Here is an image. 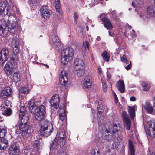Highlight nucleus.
Wrapping results in <instances>:
<instances>
[{
  "label": "nucleus",
  "instance_id": "1",
  "mask_svg": "<svg viewBox=\"0 0 155 155\" xmlns=\"http://www.w3.org/2000/svg\"><path fill=\"white\" fill-rule=\"evenodd\" d=\"M113 124L112 126L111 124L108 123L103 126L102 137L104 140L114 141V140L117 138L118 134L116 132L118 131L117 127L120 125L119 122L118 120H114Z\"/></svg>",
  "mask_w": 155,
  "mask_h": 155
},
{
  "label": "nucleus",
  "instance_id": "2",
  "mask_svg": "<svg viewBox=\"0 0 155 155\" xmlns=\"http://www.w3.org/2000/svg\"><path fill=\"white\" fill-rule=\"evenodd\" d=\"M29 110L31 113L34 112L35 117L37 120H41L45 118V111L44 106L38 107L34 104L29 107Z\"/></svg>",
  "mask_w": 155,
  "mask_h": 155
},
{
  "label": "nucleus",
  "instance_id": "3",
  "mask_svg": "<svg viewBox=\"0 0 155 155\" xmlns=\"http://www.w3.org/2000/svg\"><path fill=\"white\" fill-rule=\"evenodd\" d=\"M52 129V124L47 120H45L41 124L40 130V134L44 137H48L51 133Z\"/></svg>",
  "mask_w": 155,
  "mask_h": 155
},
{
  "label": "nucleus",
  "instance_id": "4",
  "mask_svg": "<svg viewBox=\"0 0 155 155\" xmlns=\"http://www.w3.org/2000/svg\"><path fill=\"white\" fill-rule=\"evenodd\" d=\"M74 50L70 47H68L62 51L61 53V62L63 65L67 64L70 58H72L74 54Z\"/></svg>",
  "mask_w": 155,
  "mask_h": 155
},
{
  "label": "nucleus",
  "instance_id": "5",
  "mask_svg": "<svg viewBox=\"0 0 155 155\" xmlns=\"http://www.w3.org/2000/svg\"><path fill=\"white\" fill-rule=\"evenodd\" d=\"M8 24H10V27H9L8 29L10 30H14L15 32L19 30L20 28V26L19 23L17 21L13 15L9 16L8 19Z\"/></svg>",
  "mask_w": 155,
  "mask_h": 155
},
{
  "label": "nucleus",
  "instance_id": "6",
  "mask_svg": "<svg viewBox=\"0 0 155 155\" xmlns=\"http://www.w3.org/2000/svg\"><path fill=\"white\" fill-rule=\"evenodd\" d=\"M8 23L3 19L0 20V35L2 37L6 36L8 32Z\"/></svg>",
  "mask_w": 155,
  "mask_h": 155
},
{
  "label": "nucleus",
  "instance_id": "7",
  "mask_svg": "<svg viewBox=\"0 0 155 155\" xmlns=\"http://www.w3.org/2000/svg\"><path fill=\"white\" fill-rule=\"evenodd\" d=\"M9 51L7 47L3 48L0 52V64L1 66L8 59V57Z\"/></svg>",
  "mask_w": 155,
  "mask_h": 155
},
{
  "label": "nucleus",
  "instance_id": "8",
  "mask_svg": "<svg viewBox=\"0 0 155 155\" xmlns=\"http://www.w3.org/2000/svg\"><path fill=\"white\" fill-rule=\"evenodd\" d=\"M18 127L20 130L25 133H26V135H27V136H30L33 132V130L31 127L28 124L20 123L19 124Z\"/></svg>",
  "mask_w": 155,
  "mask_h": 155
},
{
  "label": "nucleus",
  "instance_id": "9",
  "mask_svg": "<svg viewBox=\"0 0 155 155\" xmlns=\"http://www.w3.org/2000/svg\"><path fill=\"white\" fill-rule=\"evenodd\" d=\"M124 127L127 130H130L131 127V120L126 112L123 111L122 114Z\"/></svg>",
  "mask_w": 155,
  "mask_h": 155
},
{
  "label": "nucleus",
  "instance_id": "10",
  "mask_svg": "<svg viewBox=\"0 0 155 155\" xmlns=\"http://www.w3.org/2000/svg\"><path fill=\"white\" fill-rule=\"evenodd\" d=\"M65 142V140L64 138H58L56 137L54 142H53L51 148L54 149L56 147H63L64 145Z\"/></svg>",
  "mask_w": 155,
  "mask_h": 155
},
{
  "label": "nucleus",
  "instance_id": "11",
  "mask_svg": "<svg viewBox=\"0 0 155 155\" xmlns=\"http://www.w3.org/2000/svg\"><path fill=\"white\" fill-rule=\"evenodd\" d=\"M147 133L152 137H155V122L149 121L147 123Z\"/></svg>",
  "mask_w": 155,
  "mask_h": 155
},
{
  "label": "nucleus",
  "instance_id": "12",
  "mask_svg": "<svg viewBox=\"0 0 155 155\" xmlns=\"http://www.w3.org/2000/svg\"><path fill=\"white\" fill-rule=\"evenodd\" d=\"M41 14L45 19H48L51 15V11L46 6H41L40 9Z\"/></svg>",
  "mask_w": 155,
  "mask_h": 155
},
{
  "label": "nucleus",
  "instance_id": "13",
  "mask_svg": "<svg viewBox=\"0 0 155 155\" xmlns=\"http://www.w3.org/2000/svg\"><path fill=\"white\" fill-rule=\"evenodd\" d=\"M59 81L60 84L63 86H65L68 83V75L64 70H62L61 72Z\"/></svg>",
  "mask_w": 155,
  "mask_h": 155
},
{
  "label": "nucleus",
  "instance_id": "14",
  "mask_svg": "<svg viewBox=\"0 0 155 155\" xmlns=\"http://www.w3.org/2000/svg\"><path fill=\"white\" fill-rule=\"evenodd\" d=\"M8 152L9 155H18L19 147L16 144H13L9 147Z\"/></svg>",
  "mask_w": 155,
  "mask_h": 155
},
{
  "label": "nucleus",
  "instance_id": "15",
  "mask_svg": "<svg viewBox=\"0 0 155 155\" xmlns=\"http://www.w3.org/2000/svg\"><path fill=\"white\" fill-rule=\"evenodd\" d=\"M12 93V91L10 87H5L1 93V99H5L8 96L10 95Z\"/></svg>",
  "mask_w": 155,
  "mask_h": 155
},
{
  "label": "nucleus",
  "instance_id": "16",
  "mask_svg": "<svg viewBox=\"0 0 155 155\" xmlns=\"http://www.w3.org/2000/svg\"><path fill=\"white\" fill-rule=\"evenodd\" d=\"M6 5L4 2H0V15L2 16H5L8 13V8H6Z\"/></svg>",
  "mask_w": 155,
  "mask_h": 155
},
{
  "label": "nucleus",
  "instance_id": "17",
  "mask_svg": "<svg viewBox=\"0 0 155 155\" xmlns=\"http://www.w3.org/2000/svg\"><path fill=\"white\" fill-rule=\"evenodd\" d=\"M13 65L10 62H9L5 65L4 70L8 75H10L12 73L13 70Z\"/></svg>",
  "mask_w": 155,
  "mask_h": 155
},
{
  "label": "nucleus",
  "instance_id": "18",
  "mask_svg": "<svg viewBox=\"0 0 155 155\" xmlns=\"http://www.w3.org/2000/svg\"><path fill=\"white\" fill-rule=\"evenodd\" d=\"M50 42L51 45L55 46L58 47L61 45V42L57 36L53 35L50 40Z\"/></svg>",
  "mask_w": 155,
  "mask_h": 155
},
{
  "label": "nucleus",
  "instance_id": "19",
  "mask_svg": "<svg viewBox=\"0 0 155 155\" xmlns=\"http://www.w3.org/2000/svg\"><path fill=\"white\" fill-rule=\"evenodd\" d=\"M84 66L79 67H75V73L78 77H81L83 75L84 73Z\"/></svg>",
  "mask_w": 155,
  "mask_h": 155
},
{
  "label": "nucleus",
  "instance_id": "20",
  "mask_svg": "<svg viewBox=\"0 0 155 155\" xmlns=\"http://www.w3.org/2000/svg\"><path fill=\"white\" fill-rule=\"evenodd\" d=\"M144 109L149 113L151 114L153 111V108L150 102L149 101H147L143 105Z\"/></svg>",
  "mask_w": 155,
  "mask_h": 155
},
{
  "label": "nucleus",
  "instance_id": "21",
  "mask_svg": "<svg viewBox=\"0 0 155 155\" xmlns=\"http://www.w3.org/2000/svg\"><path fill=\"white\" fill-rule=\"evenodd\" d=\"M103 21L104 22V26L107 29H111L113 28L112 24L109 20L107 18L105 17L102 19Z\"/></svg>",
  "mask_w": 155,
  "mask_h": 155
},
{
  "label": "nucleus",
  "instance_id": "22",
  "mask_svg": "<svg viewBox=\"0 0 155 155\" xmlns=\"http://www.w3.org/2000/svg\"><path fill=\"white\" fill-rule=\"evenodd\" d=\"M60 100V99L58 96L56 98L52 97L50 101V104L53 107L56 108L58 106Z\"/></svg>",
  "mask_w": 155,
  "mask_h": 155
},
{
  "label": "nucleus",
  "instance_id": "23",
  "mask_svg": "<svg viewBox=\"0 0 155 155\" xmlns=\"http://www.w3.org/2000/svg\"><path fill=\"white\" fill-rule=\"evenodd\" d=\"M91 79V78L89 76H86L85 77L84 81V84L85 87L89 89L91 88L92 84Z\"/></svg>",
  "mask_w": 155,
  "mask_h": 155
},
{
  "label": "nucleus",
  "instance_id": "24",
  "mask_svg": "<svg viewBox=\"0 0 155 155\" xmlns=\"http://www.w3.org/2000/svg\"><path fill=\"white\" fill-rule=\"evenodd\" d=\"M8 146V141L5 138L0 139V149L4 150L6 149Z\"/></svg>",
  "mask_w": 155,
  "mask_h": 155
},
{
  "label": "nucleus",
  "instance_id": "25",
  "mask_svg": "<svg viewBox=\"0 0 155 155\" xmlns=\"http://www.w3.org/2000/svg\"><path fill=\"white\" fill-rule=\"evenodd\" d=\"M117 87L118 90L121 93L124 92L125 90V85L123 81L122 80H120L117 84Z\"/></svg>",
  "mask_w": 155,
  "mask_h": 155
},
{
  "label": "nucleus",
  "instance_id": "26",
  "mask_svg": "<svg viewBox=\"0 0 155 155\" xmlns=\"http://www.w3.org/2000/svg\"><path fill=\"white\" fill-rule=\"evenodd\" d=\"M29 91V90L27 87L24 86L21 87L19 90V97H21L23 96V94L25 95L28 93Z\"/></svg>",
  "mask_w": 155,
  "mask_h": 155
},
{
  "label": "nucleus",
  "instance_id": "27",
  "mask_svg": "<svg viewBox=\"0 0 155 155\" xmlns=\"http://www.w3.org/2000/svg\"><path fill=\"white\" fill-rule=\"evenodd\" d=\"M136 109V105L128 107V112L132 119H133L135 116V109Z\"/></svg>",
  "mask_w": 155,
  "mask_h": 155
},
{
  "label": "nucleus",
  "instance_id": "28",
  "mask_svg": "<svg viewBox=\"0 0 155 155\" xmlns=\"http://www.w3.org/2000/svg\"><path fill=\"white\" fill-rule=\"evenodd\" d=\"M19 118L21 119L20 123L24 124H28L29 119V115L28 114H25L21 116V117H19Z\"/></svg>",
  "mask_w": 155,
  "mask_h": 155
},
{
  "label": "nucleus",
  "instance_id": "29",
  "mask_svg": "<svg viewBox=\"0 0 155 155\" xmlns=\"http://www.w3.org/2000/svg\"><path fill=\"white\" fill-rule=\"evenodd\" d=\"M75 67H81L84 66V63L81 59L76 58L74 61Z\"/></svg>",
  "mask_w": 155,
  "mask_h": 155
},
{
  "label": "nucleus",
  "instance_id": "30",
  "mask_svg": "<svg viewBox=\"0 0 155 155\" xmlns=\"http://www.w3.org/2000/svg\"><path fill=\"white\" fill-rule=\"evenodd\" d=\"M103 59L105 61L108 62L110 58V55L106 51H104L101 54Z\"/></svg>",
  "mask_w": 155,
  "mask_h": 155
},
{
  "label": "nucleus",
  "instance_id": "31",
  "mask_svg": "<svg viewBox=\"0 0 155 155\" xmlns=\"http://www.w3.org/2000/svg\"><path fill=\"white\" fill-rule=\"evenodd\" d=\"M55 5L57 11L60 14L61 13L62 11L60 0H55Z\"/></svg>",
  "mask_w": 155,
  "mask_h": 155
},
{
  "label": "nucleus",
  "instance_id": "32",
  "mask_svg": "<svg viewBox=\"0 0 155 155\" xmlns=\"http://www.w3.org/2000/svg\"><path fill=\"white\" fill-rule=\"evenodd\" d=\"M128 144L130 151V155H134L135 154L134 147L133 143L130 140L129 141Z\"/></svg>",
  "mask_w": 155,
  "mask_h": 155
},
{
  "label": "nucleus",
  "instance_id": "33",
  "mask_svg": "<svg viewBox=\"0 0 155 155\" xmlns=\"http://www.w3.org/2000/svg\"><path fill=\"white\" fill-rule=\"evenodd\" d=\"M147 14L150 16H153L155 14V12L153 9V7L151 6H149L147 7Z\"/></svg>",
  "mask_w": 155,
  "mask_h": 155
},
{
  "label": "nucleus",
  "instance_id": "34",
  "mask_svg": "<svg viewBox=\"0 0 155 155\" xmlns=\"http://www.w3.org/2000/svg\"><path fill=\"white\" fill-rule=\"evenodd\" d=\"M143 0H134L132 3L133 6L139 7L143 4Z\"/></svg>",
  "mask_w": 155,
  "mask_h": 155
},
{
  "label": "nucleus",
  "instance_id": "35",
  "mask_svg": "<svg viewBox=\"0 0 155 155\" xmlns=\"http://www.w3.org/2000/svg\"><path fill=\"white\" fill-rule=\"evenodd\" d=\"M20 107V111L19 114V117H21V116L25 115L27 113L26 107L25 106H22Z\"/></svg>",
  "mask_w": 155,
  "mask_h": 155
},
{
  "label": "nucleus",
  "instance_id": "36",
  "mask_svg": "<svg viewBox=\"0 0 155 155\" xmlns=\"http://www.w3.org/2000/svg\"><path fill=\"white\" fill-rule=\"evenodd\" d=\"M65 132L63 129H61L59 132L58 134L57 135V137L58 138H64L65 139Z\"/></svg>",
  "mask_w": 155,
  "mask_h": 155
},
{
  "label": "nucleus",
  "instance_id": "37",
  "mask_svg": "<svg viewBox=\"0 0 155 155\" xmlns=\"http://www.w3.org/2000/svg\"><path fill=\"white\" fill-rule=\"evenodd\" d=\"M11 45L12 47H19V42L17 38H15L12 40V41Z\"/></svg>",
  "mask_w": 155,
  "mask_h": 155
},
{
  "label": "nucleus",
  "instance_id": "38",
  "mask_svg": "<svg viewBox=\"0 0 155 155\" xmlns=\"http://www.w3.org/2000/svg\"><path fill=\"white\" fill-rule=\"evenodd\" d=\"M12 110L9 108H7L6 109L5 111L2 113V114L4 115L9 116L11 115L12 114Z\"/></svg>",
  "mask_w": 155,
  "mask_h": 155
},
{
  "label": "nucleus",
  "instance_id": "39",
  "mask_svg": "<svg viewBox=\"0 0 155 155\" xmlns=\"http://www.w3.org/2000/svg\"><path fill=\"white\" fill-rule=\"evenodd\" d=\"M66 112L65 107L63 104H61L59 106L58 112L59 113Z\"/></svg>",
  "mask_w": 155,
  "mask_h": 155
},
{
  "label": "nucleus",
  "instance_id": "40",
  "mask_svg": "<svg viewBox=\"0 0 155 155\" xmlns=\"http://www.w3.org/2000/svg\"><path fill=\"white\" fill-rule=\"evenodd\" d=\"M6 133V131L5 129L0 128V139L5 138L4 137Z\"/></svg>",
  "mask_w": 155,
  "mask_h": 155
},
{
  "label": "nucleus",
  "instance_id": "41",
  "mask_svg": "<svg viewBox=\"0 0 155 155\" xmlns=\"http://www.w3.org/2000/svg\"><path fill=\"white\" fill-rule=\"evenodd\" d=\"M59 113V117L60 120L62 121L64 120H66L67 117L65 114V112Z\"/></svg>",
  "mask_w": 155,
  "mask_h": 155
},
{
  "label": "nucleus",
  "instance_id": "42",
  "mask_svg": "<svg viewBox=\"0 0 155 155\" xmlns=\"http://www.w3.org/2000/svg\"><path fill=\"white\" fill-rule=\"evenodd\" d=\"M150 87V84H149L143 83L142 84V88L143 90L146 91H148Z\"/></svg>",
  "mask_w": 155,
  "mask_h": 155
},
{
  "label": "nucleus",
  "instance_id": "43",
  "mask_svg": "<svg viewBox=\"0 0 155 155\" xmlns=\"http://www.w3.org/2000/svg\"><path fill=\"white\" fill-rule=\"evenodd\" d=\"M103 90L104 92H106L107 90V86L104 80L101 79Z\"/></svg>",
  "mask_w": 155,
  "mask_h": 155
},
{
  "label": "nucleus",
  "instance_id": "44",
  "mask_svg": "<svg viewBox=\"0 0 155 155\" xmlns=\"http://www.w3.org/2000/svg\"><path fill=\"white\" fill-rule=\"evenodd\" d=\"M13 77L15 81H17L19 80V75H18V74L15 72H14L13 74Z\"/></svg>",
  "mask_w": 155,
  "mask_h": 155
},
{
  "label": "nucleus",
  "instance_id": "45",
  "mask_svg": "<svg viewBox=\"0 0 155 155\" xmlns=\"http://www.w3.org/2000/svg\"><path fill=\"white\" fill-rule=\"evenodd\" d=\"M121 60L122 61L124 62L126 64H127V62H128L127 59L125 55L123 54V56L121 57Z\"/></svg>",
  "mask_w": 155,
  "mask_h": 155
},
{
  "label": "nucleus",
  "instance_id": "46",
  "mask_svg": "<svg viewBox=\"0 0 155 155\" xmlns=\"http://www.w3.org/2000/svg\"><path fill=\"white\" fill-rule=\"evenodd\" d=\"M83 45L86 49H89V43L88 42L86 41H85L84 42Z\"/></svg>",
  "mask_w": 155,
  "mask_h": 155
},
{
  "label": "nucleus",
  "instance_id": "47",
  "mask_svg": "<svg viewBox=\"0 0 155 155\" xmlns=\"http://www.w3.org/2000/svg\"><path fill=\"white\" fill-rule=\"evenodd\" d=\"M13 48V51L16 54L18 53L19 51V47H12Z\"/></svg>",
  "mask_w": 155,
  "mask_h": 155
},
{
  "label": "nucleus",
  "instance_id": "48",
  "mask_svg": "<svg viewBox=\"0 0 155 155\" xmlns=\"http://www.w3.org/2000/svg\"><path fill=\"white\" fill-rule=\"evenodd\" d=\"M73 17L75 21H76L78 18V15L76 12H74Z\"/></svg>",
  "mask_w": 155,
  "mask_h": 155
},
{
  "label": "nucleus",
  "instance_id": "49",
  "mask_svg": "<svg viewBox=\"0 0 155 155\" xmlns=\"http://www.w3.org/2000/svg\"><path fill=\"white\" fill-rule=\"evenodd\" d=\"M4 103L5 105L6 106L8 107L9 106L10 107L11 106V102L8 100L5 101Z\"/></svg>",
  "mask_w": 155,
  "mask_h": 155
},
{
  "label": "nucleus",
  "instance_id": "50",
  "mask_svg": "<svg viewBox=\"0 0 155 155\" xmlns=\"http://www.w3.org/2000/svg\"><path fill=\"white\" fill-rule=\"evenodd\" d=\"M37 0H29V1L31 4H32V5H34L36 4Z\"/></svg>",
  "mask_w": 155,
  "mask_h": 155
},
{
  "label": "nucleus",
  "instance_id": "51",
  "mask_svg": "<svg viewBox=\"0 0 155 155\" xmlns=\"http://www.w3.org/2000/svg\"><path fill=\"white\" fill-rule=\"evenodd\" d=\"M100 155V152L99 151H97V152L94 150L92 151L91 155Z\"/></svg>",
  "mask_w": 155,
  "mask_h": 155
},
{
  "label": "nucleus",
  "instance_id": "52",
  "mask_svg": "<svg viewBox=\"0 0 155 155\" xmlns=\"http://www.w3.org/2000/svg\"><path fill=\"white\" fill-rule=\"evenodd\" d=\"M7 4L9 6H11L12 4L13 0H5Z\"/></svg>",
  "mask_w": 155,
  "mask_h": 155
},
{
  "label": "nucleus",
  "instance_id": "53",
  "mask_svg": "<svg viewBox=\"0 0 155 155\" xmlns=\"http://www.w3.org/2000/svg\"><path fill=\"white\" fill-rule=\"evenodd\" d=\"M131 67V61L130 62V64H128V65L125 66V68L127 70H129L130 69Z\"/></svg>",
  "mask_w": 155,
  "mask_h": 155
},
{
  "label": "nucleus",
  "instance_id": "54",
  "mask_svg": "<svg viewBox=\"0 0 155 155\" xmlns=\"http://www.w3.org/2000/svg\"><path fill=\"white\" fill-rule=\"evenodd\" d=\"M4 120V119L3 117L1 115H0V122H2Z\"/></svg>",
  "mask_w": 155,
  "mask_h": 155
},
{
  "label": "nucleus",
  "instance_id": "55",
  "mask_svg": "<svg viewBox=\"0 0 155 155\" xmlns=\"http://www.w3.org/2000/svg\"><path fill=\"white\" fill-rule=\"evenodd\" d=\"M130 100L131 101H134L135 100V98L134 97L132 96L130 98Z\"/></svg>",
  "mask_w": 155,
  "mask_h": 155
},
{
  "label": "nucleus",
  "instance_id": "56",
  "mask_svg": "<svg viewBox=\"0 0 155 155\" xmlns=\"http://www.w3.org/2000/svg\"><path fill=\"white\" fill-rule=\"evenodd\" d=\"M147 155H155V154L153 152L149 151Z\"/></svg>",
  "mask_w": 155,
  "mask_h": 155
},
{
  "label": "nucleus",
  "instance_id": "57",
  "mask_svg": "<svg viewBox=\"0 0 155 155\" xmlns=\"http://www.w3.org/2000/svg\"><path fill=\"white\" fill-rule=\"evenodd\" d=\"M115 97V102L116 103H117L118 102V98L117 96H116Z\"/></svg>",
  "mask_w": 155,
  "mask_h": 155
},
{
  "label": "nucleus",
  "instance_id": "58",
  "mask_svg": "<svg viewBox=\"0 0 155 155\" xmlns=\"http://www.w3.org/2000/svg\"><path fill=\"white\" fill-rule=\"evenodd\" d=\"M98 71L100 73L102 72V70L101 68H98Z\"/></svg>",
  "mask_w": 155,
  "mask_h": 155
},
{
  "label": "nucleus",
  "instance_id": "59",
  "mask_svg": "<svg viewBox=\"0 0 155 155\" xmlns=\"http://www.w3.org/2000/svg\"><path fill=\"white\" fill-rule=\"evenodd\" d=\"M108 33L109 35L110 36H113V33L111 32L110 31H109Z\"/></svg>",
  "mask_w": 155,
  "mask_h": 155
},
{
  "label": "nucleus",
  "instance_id": "60",
  "mask_svg": "<svg viewBox=\"0 0 155 155\" xmlns=\"http://www.w3.org/2000/svg\"><path fill=\"white\" fill-rule=\"evenodd\" d=\"M107 77L109 78H111V76L110 74H107Z\"/></svg>",
  "mask_w": 155,
  "mask_h": 155
},
{
  "label": "nucleus",
  "instance_id": "61",
  "mask_svg": "<svg viewBox=\"0 0 155 155\" xmlns=\"http://www.w3.org/2000/svg\"><path fill=\"white\" fill-rule=\"evenodd\" d=\"M100 40V38L99 36H98L96 38V40L97 41H99Z\"/></svg>",
  "mask_w": 155,
  "mask_h": 155
},
{
  "label": "nucleus",
  "instance_id": "62",
  "mask_svg": "<svg viewBox=\"0 0 155 155\" xmlns=\"http://www.w3.org/2000/svg\"><path fill=\"white\" fill-rule=\"evenodd\" d=\"M154 103L153 107H155V97H154Z\"/></svg>",
  "mask_w": 155,
  "mask_h": 155
},
{
  "label": "nucleus",
  "instance_id": "63",
  "mask_svg": "<svg viewBox=\"0 0 155 155\" xmlns=\"http://www.w3.org/2000/svg\"><path fill=\"white\" fill-rule=\"evenodd\" d=\"M86 28L87 30V31H88L89 30V27L88 26H86Z\"/></svg>",
  "mask_w": 155,
  "mask_h": 155
},
{
  "label": "nucleus",
  "instance_id": "64",
  "mask_svg": "<svg viewBox=\"0 0 155 155\" xmlns=\"http://www.w3.org/2000/svg\"><path fill=\"white\" fill-rule=\"evenodd\" d=\"M114 97H116V96H117L115 93V92H114Z\"/></svg>",
  "mask_w": 155,
  "mask_h": 155
}]
</instances>
